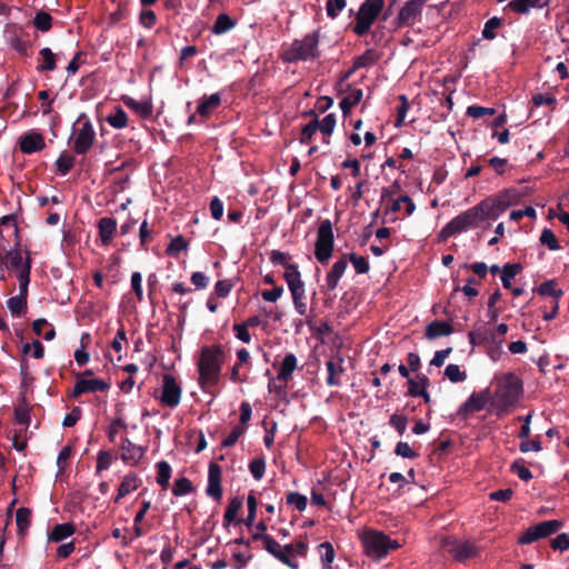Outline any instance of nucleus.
<instances>
[{"label": "nucleus", "instance_id": "obj_25", "mask_svg": "<svg viewBox=\"0 0 569 569\" xmlns=\"http://www.w3.org/2000/svg\"><path fill=\"white\" fill-rule=\"evenodd\" d=\"M328 376H327V385L328 386H338L340 385V377L343 372L342 368V359L337 357L327 361L326 363Z\"/></svg>", "mask_w": 569, "mask_h": 569}, {"label": "nucleus", "instance_id": "obj_19", "mask_svg": "<svg viewBox=\"0 0 569 569\" xmlns=\"http://www.w3.org/2000/svg\"><path fill=\"white\" fill-rule=\"evenodd\" d=\"M348 267V259L346 256H342L339 260H337L331 270L328 272L326 277V284L328 290L332 291L337 288L339 280L346 272Z\"/></svg>", "mask_w": 569, "mask_h": 569}, {"label": "nucleus", "instance_id": "obj_22", "mask_svg": "<svg viewBox=\"0 0 569 569\" xmlns=\"http://www.w3.org/2000/svg\"><path fill=\"white\" fill-rule=\"evenodd\" d=\"M143 456L141 447L134 445L129 439H123L121 443V458L129 463H137Z\"/></svg>", "mask_w": 569, "mask_h": 569}, {"label": "nucleus", "instance_id": "obj_14", "mask_svg": "<svg viewBox=\"0 0 569 569\" xmlns=\"http://www.w3.org/2000/svg\"><path fill=\"white\" fill-rule=\"evenodd\" d=\"M27 269L19 276V295L11 297L7 301V307L12 316H20L27 309V296L29 286Z\"/></svg>", "mask_w": 569, "mask_h": 569}, {"label": "nucleus", "instance_id": "obj_31", "mask_svg": "<svg viewBox=\"0 0 569 569\" xmlns=\"http://www.w3.org/2000/svg\"><path fill=\"white\" fill-rule=\"evenodd\" d=\"M362 96L363 93L361 89L349 90V92L341 99L339 103L343 116H347L350 110L361 101Z\"/></svg>", "mask_w": 569, "mask_h": 569}, {"label": "nucleus", "instance_id": "obj_21", "mask_svg": "<svg viewBox=\"0 0 569 569\" xmlns=\"http://www.w3.org/2000/svg\"><path fill=\"white\" fill-rule=\"evenodd\" d=\"M141 483H142L141 479L136 473H133V472L127 473L122 478V480L119 485L118 493L114 498V501L119 502L120 499H122L126 496H128L129 493L136 491L141 486Z\"/></svg>", "mask_w": 569, "mask_h": 569}, {"label": "nucleus", "instance_id": "obj_41", "mask_svg": "<svg viewBox=\"0 0 569 569\" xmlns=\"http://www.w3.org/2000/svg\"><path fill=\"white\" fill-rule=\"evenodd\" d=\"M117 459V456L111 451L101 450L97 455V467L96 472L99 475L104 470H108L113 461Z\"/></svg>", "mask_w": 569, "mask_h": 569}, {"label": "nucleus", "instance_id": "obj_3", "mask_svg": "<svg viewBox=\"0 0 569 569\" xmlns=\"http://www.w3.org/2000/svg\"><path fill=\"white\" fill-rule=\"evenodd\" d=\"M521 392V381L513 373L503 375L497 379L492 405L499 413L507 412L509 408L517 403Z\"/></svg>", "mask_w": 569, "mask_h": 569}, {"label": "nucleus", "instance_id": "obj_4", "mask_svg": "<svg viewBox=\"0 0 569 569\" xmlns=\"http://www.w3.org/2000/svg\"><path fill=\"white\" fill-rule=\"evenodd\" d=\"M359 538L365 553L375 560H381L391 550L400 548V543L397 540L391 539L383 531L377 529L367 528L359 535Z\"/></svg>", "mask_w": 569, "mask_h": 569}, {"label": "nucleus", "instance_id": "obj_36", "mask_svg": "<svg viewBox=\"0 0 569 569\" xmlns=\"http://www.w3.org/2000/svg\"><path fill=\"white\" fill-rule=\"evenodd\" d=\"M33 331L38 336H42L44 340L50 341L54 338L56 331L46 319H37L33 321Z\"/></svg>", "mask_w": 569, "mask_h": 569}, {"label": "nucleus", "instance_id": "obj_15", "mask_svg": "<svg viewBox=\"0 0 569 569\" xmlns=\"http://www.w3.org/2000/svg\"><path fill=\"white\" fill-rule=\"evenodd\" d=\"M381 206L385 216H393V220L396 219V214L402 209H405L407 216H411L416 210V204L408 194H400L398 198L381 203Z\"/></svg>", "mask_w": 569, "mask_h": 569}, {"label": "nucleus", "instance_id": "obj_46", "mask_svg": "<svg viewBox=\"0 0 569 569\" xmlns=\"http://www.w3.org/2000/svg\"><path fill=\"white\" fill-rule=\"evenodd\" d=\"M445 376L451 381V382H461L467 379L466 371L461 370L458 365L450 363L445 369Z\"/></svg>", "mask_w": 569, "mask_h": 569}, {"label": "nucleus", "instance_id": "obj_9", "mask_svg": "<svg viewBox=\"0 0 569 569\" xmlns=\"http://www.w3.org/2000/svg\"><path fill=\"white\" fill-rule=\"evenodd\" d=\"M383 6V0H366L358 11L353 28L355 33L358 36L366 34L382 11Z\"/></svg>", "mask_w": 569, "mask_h": 569}, {"label": "nucleus", "instance_id": "obj_43", "mask_svg": "<svg viewBox=\"0 0 569 569\" xmlns=\"http://www.w3.org/2000/svg\"><path fill=\"white\" fill-rule=\"evenodd\" d=\"M16 523L19 533H23L28 530L31 523V512L27 508H19L16 512Z\"/></svg>", "mask_w": 569, "mask_h": 569}, {"label": "nucleus", "instance_id": "obj_40", "mask_svg": "<svg viewBox=\"0 0 569 569\" xmlns=\"http://www.w3.org/2000/svg\"><path fill=\"white\" fill-rule=\"evenodd\" d=\"M254 540H260L263 548L272 556L282 549V546L271 536L264 533H253Z\"/></svg>", "mask_w": 569, "mask_h": 569}, {"label": "nucleus", "instance_id": "obj_59", "mask_svg": "<svg viewBox=\"0 0 569 569\" xmlns=\"http://www.w3.org/2000/svg\"><path fill=\"white\" fill-rule=\"evenodd\" d=\"M72 451H73V448L71 446H64L60 450L58 458H57V466H58L59 471H63L67 468L68 462L72 456Z\"/></svg>", "mask_w": 569, "mask_h": 569}, {"label": "nucleus", "instance_id": "obj_39", "mask_svg": "<svg viewBox=\"0 0 569 569\" xmlns=\"http://www.w3.org/2000/svg\"><path fill=\"white\" fill-rule=\"evenodd\" d=\"M563 522L560 520H547L536 525V531H538V536L540 538H546L555 532H557Z\"/></svg>", "mask_w": 569, "mask_h": 569}, {"label": "nucleus", "instance_id": "obj_63", "mask_svg": "<svg viewBox=\"0 0 569 569\" xmlns=\"http://www.w3.org/2000/svg\"><path fill=\"white\" fill-rule=\"evenodd\" d=\"M318 131V120L309 122L301 130L300 141L301 143H309L313 134Z\"/></svg>", "mask_w": 569, "mask_h": 569}, {"label": "nucleus", "instance_id": "obj_42", "mask_svg": "<svg viewBox=\"0 0 569 569\" xmlns=\"http://www.w3.org/2000/svg\"><path fill=\"white\" fill-rule=\"evenodd\" d=\"M409 389L408 392L412 397H418L425 392L429 385V379L426 376L417 377V379H409Z\"/></svg>", "mask_w": 569, "mask_h": 569}, {"label": "nucleus", "instance_id": "obj_34", "mask_svg": "<svg viewBox=\"0 0 569 569\" xmlns=\"http://www.w3.org/2000/svg\"><path fill=\"white\" fill-rule=\"evenodd\" d=\"M296 368H297L296 356L292 353L287 355L280 365V368L278 371V379L287 381L291 377V375Z\"/></svg>", "mask_w": 569, "mask_h": 569}, {"label": "nucleus", "instance_id": "obj_27", "mask_svg": "<svg viewBox=\"0 0 569 569\" xmlns=\"http://www.w3.org/2000/svg\"><path fill=\"white\" fill-rule=\"evenodd\" d=\"M220 93H212L208 97L204 96L197 107V112L202 117H208L220 106Z\"/></svg>", "mask_w": 569, "mask_h": 569}, {"label": "nucleus", "instance_id": "obj_57", "mask_svg": "<svg viewBox=\"0 0 569 569\" xmlns=\"http://www.w3.org/2000/svg\"><path fill=\"white\" fill-rule=\"evenodd\" d=\"M349 260L352 263L357 273H367L369 271V262L365 257L351 253Z\"/></svg>", "mask_w": 569, "mask_h": 569}, {"label": "nucleus", "instance_id": "obj_37", "mask_svg": "<svg viewBox=\"0 0 569 569\" xmlns=\"http://www.w3.org/2000/svg\"><path fill=\"white\" fill-rule=\"evenodd\" d=\"M171 467L167 461H159L157 463V482L162 489H168L170 485Z\"/></svg>", "mask_w": 569, "mask_h": 569}, {"label": "nucleus", "instance_id": "obj_5", "mask_svg": "<svg viewBox=\"0 0 569 569\" xmlns=\"http://www.w3.org/2000/svg\"><path fill=\"white\" fill-rule=\"evenodd\" d=\"M319 32L313 31L302 39L295 40L283 52L282 59L286 62L313 61L320 57Z\"/></svg>", "mask_w": 569, "mask_h": 569}, {"label": "nucleus", "instance_id": "obj_45", "mask_svg": "<svg viewBox=\"0 0 569 569\" xmlns=\"http://www.w3.org/2000/svg\"><path fill=\"white\" fill-rule=\"evenodd\" d=\"M33 24L38 30L47 32L52 27V18L48 12L39 11L34 16Z\"/></svg>", "mask_w": 569, "mask_h": 569}, {"label": "nucleus", "instance_id": "obj_58", "mask_svg": "<svg viewBox=\"0 0 569 569\" xmlns=\"http://www.w3.org/2000/svg\"><path fill=\"white\" fill-rule=\"evenodd\" d=\"M409 108L410 104L406 96H400V106L397 108L396 127H400L405 123Z\"/></svg>", "mask_w": 569, "mask_h": 569}, {"label": "nucleus", "instance_id": "obj_62", "mask_svg": "<svg viewBox=\"0 0 569 569\" xmlns=\"http://www.w3.org/2000/svg\"><path fill=\"white\" fill-rule=\"evenodd\" d=\"M23 352L28 353L31 351V355L36 359H41L44 356V349L42 343L39 340H34L32 343L23 345Z\"/></svg>", "mask_w": 569, "mask_h": 569}, {"label": "nucleus", "instance_id": "obj_2", "mask_svg": "<svg viewBox=\"0 0 569 569\" xmlns=\"http://www.w3.org/2000/svg\"><path fill=\"white\" fill-rule=\"evenodd\" d=\"M489 213L481 202L477 206L461 212L452 220H450L441 230L442 238L447 239L455 234L468 231L470 229L477 228L481 222L486 220H490Z\"/></svg>", "mask_w": 569, "mask_h": 569}, {"label": "nucleus", "instance_id": "obj_12", "mask_svg": "<svg viewBox=\"0 0 569 569\" xmlns=\"http://www.w3.org/2000/svg\"><path fill=\"white\" fill-rule=\"evenodd\" d=\"M0 263L1 267L14 271L18 280L19 276L27 269L28 279L30 280V259L28 256L24 257L22 251L18 248L6 251L0 258Z\"/></svg>", "mask_w": 569, "mask_h": 569}, {"label": "nucleus", "instance_id": "obj_51", "mask_svg": "<svg viewBox=\"0 0 569 569\" xmlns=\"http://www.w3.org/2000/svg\"><path fill=\"white\" fill-rule=\"evenodd\" d=\"M501 26V20L497 17L490 18L483 27L482 37L491 40L496 38V30Z\"/></svg>", "mask_w": 569, "mask_h": 569}, {"label": "nucleus", "instance_id": "obj_49", "mask_svg": "<svg viewBox=\"0 0 569 569\" xmlns=\"http://www.w3.org/2000/svg\"><path fill=\"white\" fill-rule=\"evenodd\" d=\"M538 292L542 296L552 297V301H558V299L562 296V291L557 289L555 282L551 280L542 282L538 288Z\"/></svg>", "mask_w": 569, "mask_h": 569}, {"label": "nucleus", "instance_id": "obj_60", "mask_svg": "<svg viewBox=\"0 0 569 569\" xmlns=\"http://www.w3.org/2000/svg\"><path fill=\"white\" fill-rule=\"evenodd\" d=\"M287 502L295 506L299 511H303L307 508V497L298 492H290L287 497Z\"/></svg>", "mask_w": 569, "mask_h": 569}, {"label": "nucleus", "instance_id": "obj_17", "mask_svg": "<svg viewBox=\"0 0 569 569\" xmlns=\"http://www.w3.org/2000/svg\"><path fill=\"white\" fill-rule=\"evenodd\" d=\"M422 4H418L415 0H408L399 11V26H412L422 12Z\"/></svg>", "mask_w": 569, "mask_h": 569}, {"label": "nucleus", "instance_id": "obj_30", "mask_svg": "<svg viewBox=\"0 0 569 569\" xmlns=\"http://www.w3.org/2000/svg\"><path fill=\"white\" fill-rule=\"evenodd\" d=\"M548 4V0H511L508 7L517 13H528L530 9L542 8Z\"/></svg>", "mask_w": 569, "mask_h": 569}, {"label": "nucleus", "instance_id": "obj_18", "mask_svg": "<svg viewBox=\"0 0 569 569\" xmlns=\"http://www.w3.org/2000/svg\"><path fill=\"white\" fill-rule=\"evenodd\" d=\"M220 479V467L217 463H211L209 467L207 493L216 500H220L222 497Z\"/></svg>", "mask_w": 569, "mask_h": 569}, {"label": "nucleus", "instance_id": "obj_64", "mask_svg": "<svg viewBox=\"0 0 569 569\" xmlns=\"http://www.w3.org/2000/svg\"><path fill=\"white\" fill-rule=\"evenodd\" d=\"M551 547L555 550L565 551L569 549V535L560 533L551 541Z\"/></svg>", "mask_w": 569, "mask_h": 569}, {"label": "nucleus", "instance_id": "obj_16", "mask_svg": "<svg viewBox=\"0 0 569 569\" xmlns=\"http://www.w3.org/2000/svg\"><path fill=\"white\" fill-rule=\"evenodd\" d=\"M109 388L110 385L103 379L80 378L73 387L72 396L77 398L82 393L107 391Z\"/></svg>", "mask_w": 569, "mask_h": 569}, {"label": "nucleus", "instance_id": "obj_38", "mask_svg": "<svg viewBox=\"0 0 569 569\" xmlns=\"http://www.w3.org/2000/svg\"><path fill=\"white\" fill-rule=\"evenodd\" d=\"M522 269L521 264L519 263H507L503 266L501 270V282L503 288L510 289L511 288V281L517 276L518 272H520Z\"/></svg>", "mask_w": 569, "mask_h": 569}, {"label": "nucleus", "instance_id": "obj_13", "mask_svg": "<svg viewBox=\"0 0 569 569\" xmlns=\"http://www.w3.org/2000/svg\"><path fill=\"white\" fill-rule=\"evenodd\" d=\"M442 550L458 561H465L477 555V548L472 542L459 541L452 538L442 540Z\"/></svg>", "mask_w": 569, "mask_h": 569}, {"label": "nucleus", "instance_id": "obj_11", "mask_svg": "<svg viewBox=\"0 0 569 569\" xmlns=\"http://www.w3.org/2000/svg\"><path fill=\"white\" fill-rule=\"evenodd\" d=\"M182 389L177 379L171 375H163L160 395L157 399L168 408H176L181 400Z\"/></svg>", "mask_w": 569, "mask_h": 569}, {"label": "nucleus", "instance_id": "obj_61", "mask_svg": "<svg viewBox=\"0 0 569 569\" xmlns=\"http://www.w3.org/2000/svg\"><path fill=\"white\" fill-rule=\"evenodd\" d=\"M187 248L188 242L184 240L182 236H178L171 240L167 251L170 254H178L179 252L187 250Z\"/></svg>", "mask_w": 569, "mask_h": 569}, {"label": "nucleus", "instance_id": "obj_6", "mask_svg": "<svg viewBox=\"0 0 569 569\" xmlns=\"http://www.w3.org/2000/svg\"><path fill=\"white\" fill-rule=\"evenodd\" d=\"M72 150L77 154H86L96 140V131L87 113H80L72 124Z\"/></svg>", "mask_w": 569, "mask_h": 569}, {"label": "nucleus", "instance_id": "obj_52", "mask_svg": "<svg viewBox=\"0 0 569 569\" xmlns=\"http://www.w3.org/2000/svg\"><path fill=\"white\" fill-rule=\"evenodd\" d=\"M336 127V116L333 113L327 114L321 121H318V130L325 136H330Z\"/></svg>", "mask_w": 569, "mask_h": 569}, {"label": "nucleus", "instance_id": "obj_33", "mask_svg": "<svg viewBox=\"0 0 569 569\" xmlns=\"http://www.w3.org/2000/svg\"><path fill=\"white\" fill-rule=\"evenodd\" d=\"M234 26L236 21L229 14L220 13L216 19L211 31L214 34H223L233 29Z\"/></svg>", "mask_w": 569, "mask_h": 569}, {"label": "nucleus", "instance_id": "obj_10", "mask_svg": "<svg viewBox=\"0 0 569 569\" xmlns=\"http://www.w3.org/2000/svg\"><path fill=\"white\" fill-rule=\"evenodd\" d=\"M335 246L332 223L322 220L317 233L315 256L320 263H327L332 256Z\"/></svg>", "mask_w": 569, "mask_h": 569}, {"label": "nucleus", "instance_id": "obj_53", "mask_svg": "<svg viewBox=\"0 0 569 569\" xmlns=\"http://www.w3.org/2000/svg\"><path fill=\"white\" fill-rule=\"evenodd\" d=\"M346 0H328L326 3V11L328 17L335 19L346 8Z\"/></svg>", "mask_w": 569, "mask_h": 569}, {"label": "nucleus", "instance_id": "obj_7", "mask_svg": "<svg viewBox=\"0 0 569 569\" xmlns=\"http://www.w3.org/2000/svg\"><path fill=\"white\" fill-rule=\"evenodd\" d=\"M283 278L292 297L293 307L299 316L307 315L306 286L301 279L298 266H289Z\"/></svg>", "mask_w": 569, "mask_h": 569}, {"label": "nucleus", "instance_id": "obj_54", "mask_svg": "<svg viewBox=\"0 0 569 569\" xmlns=\"http://www.w3.org/2000/svg\"><path fill=\"white\" fill-rule=\"evenodd\" d=\"M269 259L271 263L283 266L286 270L289 266H296L295 263H289L290 256L287 252L279 250H272L269 254Z\"/></svg>", "mask_w": 569, "mask_h": 569}, {"label": "nucleus", "instance_id": "obj_28", "mask_svg": "<svg viewBox=\"0 0 569 569\" xmlns=\"http://www.w3.org/2000/svg\"><path fill=\"white\" fill-rule=\"evenodd\" d=\"M37 70L39 72L53 71L57 67V54L50 48H42L39 51Z\"/></svg>", "mask_w": 569, "mask_h": 569}, {"label": "nucleus", "instance_id": "obj_20", "mask_svg": "<svg viewBox=\"0 0 569 569\" xmlns=\"http://www.w3.org/2000/svg\"><path fill=\"white\" fill-rule=\"evenodd\" d=\"M20 150L23 153L30 154L40 151L44 148V140L40 133L31 132L24 134L19 142Z\"/></svg>", "mask_w": 569, "mask_h": 569}, {"label": "nucleus", "instance_id": "obj_50", "mask_svg": "<svg viewBox=\"0 0 569 569\" xmlns=\"http://www.w3.org/2000/svg\"><path fill=\"white\" fill-rule=\"evenodd\" d=\"M539 240L541 244L547 246L552 251L560 249L559 242L550 229H543Z\"/></svg>", "mask_w": 569, "mask_h": 569}, {"label": "nucleus", "instance_id": "obj_26", "mask_svg": "<svg viewBox=\"0 0 569 569\" xmlns=\"http://www.w3.org/2000/svg\"><path fill=\"white\" fill-rule=\"evenodd\" d=\"M6 42L21 56L28 54V43L20 37L16 28H9L4 31Z\"/></svg>", "mask_w": 569, "mask_h": 569}, {"label": "nucleus", "instance_id": "obj_48", "mask_svg": "<svg viewBox=\"0 0 569 569\" xmlns=\"http://www.w3.org/2000/svg\"><path fill=\"white\" fill-rule=\"evenodd\" d=\"M192 489H193V487H192L191 481L189 479L182 477L174 481L173 488H172V493L176 497H182V496L190 493L192 491Z\"/></svg>", "mask_w": 569, "mask_h": 569}, {"label": "nucleus", "instance_id": "obj_47", "mask_svg": "<svg viewBox=\"0 0 569 569\" xmlns=\"http://www.w3.org/2000/svg\"><path fill=\"white\" fill-rule=\"evenodd\" d=\"M401 191V184L399 181H393L390 186L382 188L380 194V203L387 202L395 198H398L399 192Z\"/></svg>", "mask_w": 569, "mask_h": 569}, {"label": "nucleus", "instance_id": "obj_8", "mask_svg": "<svg viewBox=\"0 0 569 569\" xmlns=\"http://www.w3.org/2000/svg\"><path fill=\"white\" fill-rule=\"evenodd\" d=\"M522 197L523 193L520 190L516 188H510L501 191L495 197H489L482 200V203L487 210V213H489L490 218L492 220H496L508 208L517 204Z\"/></svg>", "mask_w": 569, "mask_h": 569}, {"label": "nucleus", "instance_id": "obj_44", "mask_svg": "<svg viewBox=\"0 0 569 569\" xmlns=\"http://www.w3.org/2000/svg\"><path fill=\"white\" fill-rule=\"evenodd\" d=\"M242 507V500L238 497H234L232 498L229 503H228V507L226 509V512H224V521L227 523H231L236 520L237 518V515L239 512V510L241 509Z\"/></svg>", "mask_w": 569, "mask_h": 569}, {"label": "nucleus", "instance_id": "obj_35", "mask_svg": "<svg viewBox=\"0 0 569 569\" xmlns=\"http://www.w3.org/2000/svg\"><path fill=\"white\" fill-rule=\"evenodd\" d=\"M106 120L114 129H123L128 126V116L120 107H117L114 111L106 118Z\"/></svg>", "mask_w": 569, "mask_h": 569}, {"label": "nucleus", "instance_id": "obj_55", "mask_svg": "<svg viewBox=\"0 0 569 569\" xmlns=\"http://www.w3.org/2000/svg\"><path fill=\"white\" fill-rule=\"evenodd\" d=\"M249 470L256 480H260L266 471V462L262 458H256L249 463Z\"/></svg>", "mask_w": 569, "mask_h": 569}, {"label": "nucleus", "instance_id": "obj_23", "mask_svg": "<svg viewBox=\"0 0 569 569\" xmlns=\"http://www.w3.org/2000/svg\"><path fill=\"white\" fill-rule=\"evenodd\" d=\"M98 229L102 244H109L117 231V221L113 218L103 217L98 222Z\"/></svg>", "mask_w": 569, "mask_h": 569}, {"label": "nucleus", "instance_id": "obj_56", "mask_svg": "<svg viewBox=\"0 0 569 569\" xmlns=\"http://www.w3.org/2000/svg\"><path fill=\"white\" fill-rule=\"evenodd\" d=\"M56 164H57L58 171L62 176H66L71 170V168L73 166V159L71 156H69L67 153H61L60 157L57 159Z\"/></svg>", "mask_w": 569, "mask_h": 569}, {"label": "nucleus", "instance_id": "obj_24", "mask_svg": "<svg viewBox=\"0 0 569 569\" xmlns=\"http://www.w3.org/2000/svg\"><path fill=\"white\" fill-rule=\"evenodd\" d=\"M121 101L126 107L133 110L137 114L142 118H149L152 113V106L146 100H136L129 96H122Z\"/></svg>", "mask_w": 569, "mask_h": 569}, {"label": "nucleus", "instance_id": "obj_29", "mask_svg": "<svg viewBox=\"0 0 569 569\" xmlns=\"http://www.w3.org/2000/svg\"><path fill=\"white\" fill-rule=\"evenodd\" d=\"M452 333V327L447 321H433L426 328V337L428 339H436Z\"/></svg>", "mask_w": 569, "mask_h": 569}, {"label": "nucleus", "instance_id": "obj_32", "mask_svg": "<svg viewBox=\"0 0 569 569\" xmlns=\"http://www.w3.org/2000/svg\"><path fill=\"white\" fill-rule=\"evenodd\" d=\"M76 529L72 523L56 525L49 533V540L60 542L74 533Z\"/></svg>", "mask_w": 569, "mask_h": 569}, {"label": "nucleus", "instance_id": "obj_1", "mask_svg": "<svg viewBox=\"0 0 569 569\" xmlns=\"http://www.w3.org/2000/svg\"><path fill=\"white\" fill-rule=\"evenodd\" d=\"M226 353L220 345L204 346L201 348L197 367L198 382L202 390L214 387L221 376Z\"/></svg>", "mask_w": 569, "mask_h": 569}]
</instances>
